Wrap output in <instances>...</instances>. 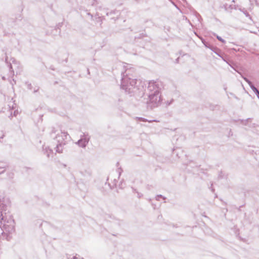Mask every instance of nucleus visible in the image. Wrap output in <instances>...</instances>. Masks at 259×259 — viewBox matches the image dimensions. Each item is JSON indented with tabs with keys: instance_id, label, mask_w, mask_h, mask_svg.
<instances>
[{
	"instance_id": "f257e3e1",
	"label": "nucleus",
	"mask_w": 259,
	"mask_h": 259,
	"mask_svg": "<svg viewBox=\"0 0 259 259\" xmlns=\"http://www.w3.org/2000/svg\"><path fill=\"white\" fill-rule=\"evenodd\" d=\"M245 79L246 81V82H247V83L249 84V86L253 90V91L256 94L258 98H259V91L257 90V89L252 84L251 82L250 81L246 79Z\"/></svg>"
},
{
	"instance_id": "f03ea898",
	"label": "nucleus",
	"mask_w": 259,
	"mask_h": 259,
	"mask_svg": "<svg viewBox=\"0 0 259 259\" xmlns=\"http://www.w3.org/2000/svg\"><path fill=\"white\" fill-rule=\"evenodd\" d=\"M61 134L62 135V136H64L65 137V138H67V137L68 136V135L66 133H62Z\"/></svg>"
}]
</instances>
